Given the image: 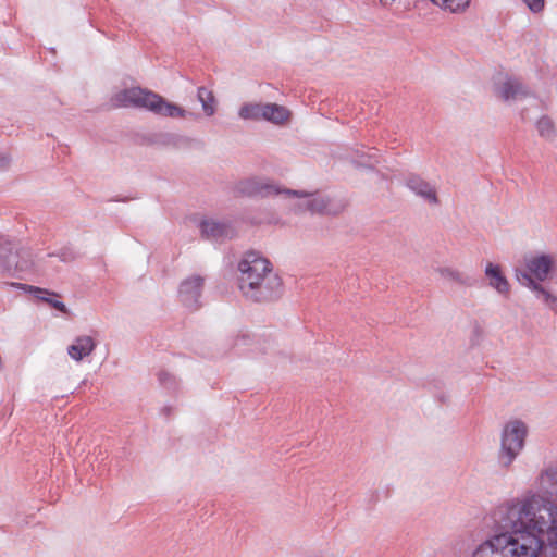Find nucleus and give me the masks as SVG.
Instances as JSON below:
<instances>
[{
    "label": "nucleus",
    "instance_id": "7",
    "mask_svg": "<svg viewBox=\"0 0 557 557\" xmlns=\"http://www.w3.org/2000/svg\"><path fill=\"white\" fill-rule=\"evenodd\" d=\"M198 227L201 238L210 242H224L233 239L237 235V231L230 220H218L213 218L202 219Z\"/></svg>",
    "mask_w": 557,
    "mask_h": 557
},
{
    "label": "nucleus",
    "instance_id": "15",
    "mask_svg": "<svg viewBox=\"0 0 557 557\" xmlns=\"http://www.w3.org/2000/svg\"><path fill=\"white\" fill-rule=\"evenodd\" d=\"M485 275L490 280L491 287L495 288L500 295L508 296L510 285L502 273L499 265L488 262L485 268Z\"/></svg>",
    "mask_w": 557,
    "mask_h": 557
},
{
    "label": "nucleus",
    "instance_id": "3",
    "mask_svg": "<svg viewBox=\"0 0 557 557\" xmlns=\"http://www.w3.org/2000/svg\"><path fill=\"white\" fill-rule=\"evenodd\" d=\"M524 269H516V278L522 285L531 289L536 298L553 311H557V297L547 290L540 282H544L553 270V259L548 255H540L524 260Z\"/></svg>",
    "mask_w": 557,
    "mask_h": 557
},
{
    "label": "nucleus",
    "instance_id": "8",
    "mask_svg": "<svg viewBox=\"0 0 557 557\" xmlns=\"http://www.w3.org/2000/svg\"><path fill=\"white\" fill-rule=\"evenodd\" d=\"M283 295V282L277 273L268 271V275L258 283L245 298L256 302H270L277 300Z\"/></svg>",
    "mask_w": 557,
    "mask_h": 557
},
{
    "label": "nucleus",
    "instance_id": "2",
    "mask_svg": "<svg viewBox=\"0 0 557 557\" xmlns=\"http://www.w3.org/2000/svg\"><path fill=\"white\" fill-rule=\"evenodd\" d=\"M114 100L121 107L145 109L162 117L186 119L197 116L176 103L168 101L159 94L141 87L125 88L115 95Z\"/></svg>",
    "mask_w": 557,
    "mask_h": 557
},
{
    "label": "nucleus",
    "instance_id": "11",
    "mask_svg": "<svg viewBox=\"0 0 557 557\" xmlns=\"http://www.w3.org/2000/svg\"><path fill=\"white\" fill-rule=\"evenodd\" d=\"M34 268V260L28 250L22 249L16 251L14 255L11 253L8 257L5 264V272L18 278H23V273H27Z\"/></svg>",
    "mask_w": 557,
    "mask_h": 557
},
{
    "label": "nucleus",
    "instance_id": "6",
    "mask_svg": "<svg viewBox=\"0 0 557 557\" xmlns=\"http://www.w3.org/2000/svg\"><path fill=\"white\" fill-rule=\"evenodd\" d=\"M237 190L244 196L257 198H269L278 195L285 198L309 197L311 195L309 191L305 190L284 188L275 184L272 180L257 176L240 181L237 185Z\"/></svg>",
    "mask_w": 557,
    "mask_h": 557
},
{
    "label": "nucleus",
    "instance_id": "4",
    "mask_svg": "<svg viewBox=\"0 0 557 557\" xmlns=\"http://www.w3.org/2000/svg\"><path fill=\"white\" fill-rule=\"evenodd\" d=\"M528 426L521 420L508 421L500 434V447L497 461L500 468L509 469L524 448L528 436Z\"/></svg>",
    "mask_w": 557,
    "mask_h": 557
},
{
    "label": "nucleus",
    "instance_id": "18",
    "mask_svg": "<svg viewBox=\"0 0 557 557\" xmlns=\"http://www.w3.org/2000/svg\"><path fill=\"white\" fill-rule=\"evenodd\" d=\"M151 144L160 147L178 148L188 141V138L175 133H159L151 138Z\"/></svg>",
    "mask_w": 557,
    "mask_h": 557
},
{
    "label": "nucleus",
    "instance_id": "16",
    "mask_svg": "<svg viewBox=\"0 0 557 557\" xmlns=\"http://www.w3.org/2000/svg\"><path fill=\"white\" fill-rule=\"evenodd\" d=\"M537 483L542 492L557 496V465L543 470L537 478Z\"/></svg>",
    "mask_w": 557,
    "mask_h": 557
},
{
    "label": "nucleus",
    "instance_id": "20",
    "mask_svg": "<svg viewBox=\"0 0 557 557\" xmlns=\"http://www.w3.org/2000/svg\"><path fill=\"white\" fill-rule=\"evenodd\" d=\"M309 197H300L301 199H306V209L312 214H325L330 213L329 203L330 199L326 197H313L314 193H310Z\"/></svg>",
    "mask_w": 557,
    "mask_h": 557
},
{
    "label": "nucleus",
    "instance_id": "30",
    "mask_svg": "<svg viewBox=\"0 0 557 557\" xmlns=\"http://www.w3.org/2000/svg\"><path fill=\"white\" fill-rule=\"evenodd\" d=\"M170 411H171V408H170V407H164V408L162 409V412H163L164 414H166V416H169V414H170Z\"/></svg>",
    "mask_w": 557,
    "mask_h": 557
},
{
    "label": "nucleus",
    "instance_id": "12",
    "mask_svg": "<svg viewBox=\"0 0 557 557\" xmlns=\"http://www.w3.org/2000/svg\"><path fill=\"white\" fill-rule=\"evenodd\" d=\"M499 97L505 101L521 100L529 96V89L518 79L508 78L497 88Z\"/></svg>",
    "mask_w": 557,
    "mask_h": 557
},
{
    "label": "nucleus",
    "instance_id": "22",
    "mask_svg": "<svg viewBox=\"0 0 557 557\" xmlns=\"http://www.w3.org/2000/svg\"><path fill=\"white\" fill-rule=\"evenodd\" d=\"M264 104L245 103L240 107L238 115L243 120H263Z\"/></svg>",
    "mask_w": 557,
    "mask_h": 557
},
{
    "label": "nucleus",
    "instance_id": "25",
    "mask_svg": "<svg viewBox=\"0 0 557 557\" xmlns=\"http://www.w3.org/2000/svg\"><path fill=\"white\" fill-rule=\"evenodd\" d=\"M159 384L170 392H174L178 387V382L175 375L166 370H160L157 374Z\"/></svg>",
    "mask_w": 557,
    "mask_h": 557
},
{
    "label": "nucleus",
    "instance_id": "9",
    "mask_svg": "<svg viewBox=\"0 0 557 557\" xmlns=\"http://www.w3.org/2000/svg\"><path fill=\"white\" fill-rule=\"evenodd\" d=\"M205 278L200 275H191L180 284L178 299L187 309L195 311L201 307V295Z\"/></svg>",
    "mask_w": 557,
    "mask_h": 557
},
{
    "label": "nucleus",
    "instance_id": "21",
    "mask_svg": "<svg viewBox=\"0 0 557 557\" xmlns=\"http://www.w3.org/2000/svg\"><path fill=\"white\" fill-rule=\"evenodd\" d=\"M198 101L202 106V110L207 116H212L215 113V97L211 90L201 86L197 90Z\"/></svg>",
    "mask_w": 557,
    "mask_h": 557
},
{
    "label": "nucleus",
    "instance_id": "23",
    "mask_svg": "<svg viewBox=\"0 0 557 557\" xmlns=\"http://www.w3.org/2000/svg\"><path fill=\"white\" fill-rule=\"evenodd\" d=\"M536 129L539 135L547 140H552L555 138L557 132L553 121L544 115L536 123Z\"/></svg>",
    "mask_w": 557,
    "mask_h": 557
},
{
    "label": "nucleus",
    "instance_id": "14",
    "mask_svg": "<svg viewBox=\"0 0 557 557\" xmlns=\"http://www.w3.org/2000/svg\"><path fill=\"white\" fill-rule=\"evenodd\" d=\"M96 348V342L92 337L83 335L75 338L74 343L69 346L67 354L75 361H81L89 356Z\"/></svg>",
    "mask_w": 557,
    "mask_h": 557
},
{
    "label": "nucleus",
    "instance_id": "1",
    "mask_svg": "<svg viewBox=\"0 0 557 557\" xmlns=\"http://www.w3.org/2000/svg\"><path fill=\"white\" fill-rule=\"evenodd\" d=\"M494 534L472 557H537L545 546L557 553V505L530 493L505 502L492 512Z\"/></svg>",
    "mask_w": 557,
    "mask_h": 557
},
{
    "label": "nucleus",
    "instance_id": "10",
    "mask_svg": "<svg viewBox=\"0 0 557 557\" xmlns=\"http://www.w3.org/2000/svg\"><path fill=\"white\" fill-rule=\"evenodd\" d=\"M405 186L428 203L434 206L440 203L435 187L420 175L416 173L408 174L405 177Z\"/></svg>",
    "mask_w": 557,
    "mask_h": 557
},
{
    "label": "nucleus",
    "instance_id": "19",
    "mask_svg": "<svg viewBox=\"0 0 557 557\" xmlns=\"http://www.w3.org/2000/svg\"><path fill=\"white\" fill-rule=\"evenodd\" d=\"M437 272L444 280L455 282L459 285L472 286L475 284V280L472 276L453 268H438Z\"/></svg>",
    "mask_w": 557,
    "mask_h": 557
},
{
    "label": "nucleus",
    "instance_id": "27",
    "mask_svg": "<svg viewBox=\"0 0 557 557\" xmlns=\"http://www.w3.org/2000/svg\"><path fill=\"white\" fill-rule=\"evenodd\" d=\"M528 8L534 12H541L544 8V0H523Z\"/></svg>",
    "mask_w": 557,
    "mask_h": 557
},
{
    "label": "nucleus",
    "instance_id": "17",
    "mask_svg": "<svg viewBox=\"0 0 557 557\" xmlns=\"http://www.w3.org/2000/svg\"><path fill=\"white\" fill-rule=\"evenodd\" d=\"M290 117V112L277 103H264L263 120L274 124H283Z\"/></svg>",
    "mask_w": 557,
    "mask_h": 557
},
{
    "label": "nucleus",
    "instance_id": "5",
    "mask_svg": "<svg viewBox=\"0 0 557 557\" xmlns=\"http://www.w3.org/2000/svg\"><path fill=\"white\" fill-rule=\"evenodd\" d=\"M237 269V284L244 297L258 287V283L268 275V271H274L271 262L256 251L246 252Z\"/></svg>",
    "mask_w": 557,
    "mask_h": 557
},
{
    "label": "nucleus",
    "instance_id": "28",
    "mask_svg": "<svg viewBox=\"0 0 557 557\" xmlns=\"http://www.w3.org/2000/svg\"><path fill=\"white\" fill-rule=\"evenodd\" d=\"M289 209L295 214H301V213H305L306 211H308V209H306V200L296 201L294 203H290Z\"/></svg>",
    "mask_w": 557,
    "mask_h": 557
},
{
    "label": "nucleus",
    "instance_id": "29",
    "mask_svg": "<svg viewBox=\"0 0 557 557\" xmlns=\"http://www.w3.org/2000/svg\"><path fill=\"white\" fill-rule=\"evenodd\" d=\"M10 161H11V160H10L9 156H7V154H1V156H0V169H1V170L7 169V168L9 166Z\"/></svg>",
    "mask_w": 557,
    "mask_h": 557
},
{
    "label": "nucleus",
    "instance_id": "13",
    "mask_svg": "<svg viewBox=\"0 0 557 557\" xmlns=\"http://www.w3.org/2000/svg\"><path fill=\"white\" fill-rule=\"evenodd\" d=\"M11 286H13L15 288H18V289L27 290L29 293H33L35 295V297H37L38 299L49 304L52 308L57 309L58 311H60V312H62L64 314H69V309H67V307L65 306L64 302H62L60 300H57V299H53L51 297H45L44 296V295L58 296L53 292H48L45 288H40V287H36V286L23 284V283H11Z\"/></svg>",
    "mask_w": 557,
    "mask_h": 557
},
{
    "label": "nucleus",
    "instance_id": "32",
    "mask_svg": "<svg viewBox=\"0 0 557 557\" xmlns=\"http://www.w3.org/2000/svg\"><path fill=\"white\" fill-rule=\"evenodd\" d=\"M246 339H248V337H247V336H245V335H244V336H242V338H240V341H243V342H245Z\"/></svg>",
    "mask_w": 557,
    "mask_h": 557
},
{
    "label": "nucleus",
    "instance_id": "26",
    "mask_svg": "<svg viewBox=\"0 0 557 557\" xmlns=\"http://www.w3.org/2000/svg\"><path fill=\"white\" fill-rule=\"evenodd\" d=\"M49 257H58L61 261L67 262L72 261L75 258V253L71 249H61L59 252L49 253Z\"/></svg>",
    "mask_w": 557,
    "mask_h": 557
},
{
    "label": "nucleus",
    "instance_id": "24",
    "mask_svg": "<svg viewBox=\"0 0 557 557\" xmlns=\"http://www.w3.org/2000/svg\"><path fill=\"white\" fill-rule=\"evenodd\" d=\"M434 4L451 13L463 11L469 7L470 0H431Z\"/></svg>",
    "mask_w": 557,
    "mask_h": 557
},
{
    "label": "nucleus",
    "instance_id": "31",
    "mask_svg": "<svg viewBox=\"0 0 557 557\" xmlns=\"http://www.w3.org/2000/svg\"><path fill=\"white\" fill-rule=\"evenodd\" d=\"M395 0H380L381 3L383 4H391L393 3Z\"/></svg>",
    "mask_w": 557,
    "mask_h": 557
}]
</instances>
